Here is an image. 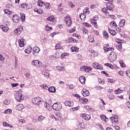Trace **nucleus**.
Instances as JSON below:
<instances>
[{
    "instance_id": "f257e3e1",
    "label": "nucleus",
    "mask_w": 130,
    "mask_h": 130,
    "mask_svg": "<svg viewBox=\"0 0 130 130\" xmlns=\"http://www.w3.org/2000/svg\"><path fill=\"white\" fill-rule=\"evenodd\" d=\"M117 57V55H116V53L111 52L108 56V59L110 62H113V61H115V60H116Z\"/></svg>"
},
{
    "instance_id": "f03ea898",
    "label": "nucleus",
    "mask_w": 130,
    "mask_h": 130,
    "mask_svg": "<svg viewBox=\"0 0 130 130\" xmlns=\"http://www.w3.org/2000/svg\"><path fill=\"white\" fill-rule=\"evenodd\" d=\"M43 101V100L39 96L34 98L32 99L33 104H35V105H38V106H39V105L41 104Z\"/></svg>"
},
{
    "instance_id": "7ed1b4c3",
    "label": "nucleus",
    "mask_w": 130,
    "mask_h": 130,
    "mask_svg": "<svg viewBox=\"0 0 130 130\" xmlns=\"http://www.w3.org/2000/svg\"><path fill=\"white\" fill-rule=\"evenodd\" d=\"M15 98L17 101L18 102H21L22 100H24V98L23 97V94L22 93V91H20L18 92H16L15 94Z\"/></svg>"
},
{
    "instance_id": "20e7f679",
    "label": "nucleus",
    "mask_w": 130,
    "mask_h": 130,
    "mask_svg": "<svg viewBox=\"0 0 130 130\" xmlns=\"http://www.w3.org/2000/svg\"><path fill=\"white\" fill-rule=\"evenodd\" d=\"M53 109L56 110V111H59L62 108V105L60 103H55L52 105Z\"/></svg>"
},
{
    "instance_id": "39448f33",
    "label": "nucleus",
    "mask_w": 130,
    "mask_h": 130,
    "mask_svg": "<svg viewBox=\"0 0 130 130\" xmlns=\"http://www.w3.org/2000/svg\"><path fill=\"white\" fill-rule=\"evenodd\" d=\"M32 66L39 69L42 67V62L38 60H34L31 61Z\"/></svg>"
},
{
    "instance_id": "423d86ee",
    "label": "nucleus",
    "mask_w": 130,
    "mask_h": 130,
    "mask_svg": "<svg viewBox=\"0 0 130 130\" xmlns=\"http://www.w3.org/2000/svg\"><path fill=\"white\" fill-rule=\"evenodd\" d=\"M64 21H65L66 25L68 26V27L71 26V25H72V19H71V17H70L69 15H67L64 17Z\"/></svg>"
},
{
    "instance_id": "0eeeda50",
    "label": "nucleus",
    "mask_w": 130,
    "mask_h": 130,
    "mask_svg": "<svg viewBox=\"0 0 130 130\" xmlns=\"http://www.w3.org/2000/svg\"><path fill=\"white\" fill-rule=\"evenodd\" d=\"M22 31H23V26L20 25L18 26L17 28L14 29V33L15 35H20V34L22 33Z\"/></svg>"
},
{
    "instance_id": "6e6552de",
    "label": "nucleus",
    "mask_w": 130,
    "mask_h": 130,
    "mask_svg": "<svg viewBox=\"0 0 130 130\" xmlns=\"http://www.w3.org/2000/svg\"><path fill=\"white\" fill-rule=\"evenodd\" d=\"M110 120L113 124H116L118 122V117L116 115H113L110 118Z\"/></svg>"
},
{
    "instance_id": "1a4fd4ad",
    "label": "nucleus",
    "mask_w": 130,
    "mask_h": 130,
    "mask_svg": "<svg viewBox=\"0 0 130 130\" xmlns=\"http://www.w3.org/2000/svg\"><path fill=\"white\" fill-rule=\"evenodd\" d=\"M92 66L94 69H96V70H100L102 71L103 70V67L101 66V64H99V63L95 62L92 63Z\"/></svg>"
},
{
    "instance_id": "9d476101",
    "label": "nucleus",
    "mask_w": 130,
    "mask_h": 130,
    "mask_svg": "<svg viewBox=\"0 0 130 130\" xmlns=\"http://www.w3.org/2000/svg\"><path fill=\"white\" fill-rule=\"evenodd\" d=\"M39 51H40V48L38 47H35L33 48V51L32 52V55L34 56H37Z\"/></svg>"
},
{
    "instance_id": "9b49d317",
    "label": "nucleus",
    "mask_w": 130,
    "mask_h": 130,
    "mask_svg": "<svg viewBox=\"0 0 130 130\" xmlns=\"http://www.w3.org/2000/svg\"><path fill=\"white\" fill-rule=\"evenodd\" d=\"M97 20H98V17L95 16L93 17L92 19H91V22L92 25L94 26V27H97Z\"/></svg>"
},
{
    "instance_id": "f8f14e48",
    "label": "nucleus",
    "mask_w": 130,
    "mask_h": 130,
    "mask_svg": "<svg viewBox=\"0 0 130 130\" xmlns=\"http://www.w3.org/2000/svg\"><path fill=\"white\" fill-rule=\"evenodd\" d=\"M81 116L83 118V119H84L85 120H90V119H91V116H90V115L89 114H82L81 115Z\"/></svg>"
},
{
    "instance_id": "ddd939ff",
    "label": "nucleus",
    "mask_w": 130,
    "mask_h": 130,
    "mask_svg": "<svg viewBox=\"0 0 130 130\" xmlns=\"http://www.w3.org/2000/svg\"><path fill=\"white\" fill-rule=\"evenodd\" d=\"M113 4H112V3L109 2L107 4V10L112 12L113 11Z\"/></svg>"
},
{
    "instance_id": "4468645a",
    "label": "nucleus",
    "mask_w": 130,
    "mask_h": 130,
    "mask_svg": "<svg viewBox=\"0 0 130 130\" xmlns=\"http://www.w3.org/2000/svg\"><path fill=\"white\" fill-rule=\"evenodd\" d=\"M74 104V103L73 101H66L64 103L65 106H69V107H73Z\"/></svg>"
},
{
    "instance_id": "2eb2a0df",
    "label": "nucleus",
    "mask_w": 130,
    "mask_h": 130,
    "mask_svg": "<svg viewBox=\"0 0 130 130\" xmlns=\"http://www.w3.org/2000/svg\"><path fill=\"white\" fill-rule=\"evenodd\" d=\"M13 20L15 23H18L20 21V17L17 15L13 16Z\"/></svg>"
},
{
    "instance_id": "dca6fc26",
    "label": "nucleus",
    "mask_w": 130,
    "mask_h": 130,
    "mask_svg": "<svg viewBox=\"0 0 130 130\" xmlns=\"http://www.w3.org/2000/svg\"><path fill=\"white\" fill-rule=\"evenodd\" d=\"M82 91V94L84 97H87V96L90 95V92H89V91L86 89H83Z\"/></svg>"
},
{
    "instance_id": "f3484780",
    "label": "nucleus",
    "mask_w": 130,
    "mask_h": 130,
    "mask_svg": "<svg viewBox=\"0 0 130 130\" xmlns=\"http://www.w3.org/2000/svg\"><path fill=\"white\" fill-rule=\"evenodd\" d=\"M79 80L81 84H83V85H85L86 83V79L84 76H82L80 77Z\"/></svg>"
},
{
    "instance_id": "a211bd4d",
    "label": "nucleus",
    "mask_w": 130,
    "mask_h": 130,
    "mask_svg": "<svg viewBox=\"0 0 130 130\" xmlns=\"http://www.w3.org/2000/svg\"><path fill=\"white\" fill-rule=\"evenodd\" d=\"M103 49L105 51V52H108V51H113L114 50V48H112V47H103Z\"/></svg>"
},
{
    "instance_id": "6ab92c4d",
    "label": "nucleus",
    "mask_w": 130,
    "mask_h": 130,
    "mask_svg": "<svg viewBox=\"0 0 130 130\" xmlns=\"http://www.w3.org/2000/svg\"><path fill=\"white\" fill-rule=\"evenodd\" d=\"M24 52L27 54H30V53L32 52V47H31V46H28L27 49L24 50Z\"/></svg>"
},
{
    "instance_id": "aec40b11",
    "label": "nucleus",
    "mask_w": 130,
    "mask_h": 130,
    "mask_svg": "<svg viewBox=\"0 0 130 130\" xmlns=\"http://www.w3.org/2000/svg\"><path fill=\"white\" fill-rule=\"evenodd\" d=\"M0 28L3 32H8L9 31V27L4 25H0Z\"/></svg>"
},
{
    "instance_id": "412c9836",
    "label": "nucleus",
    "mask_w": 130,
    "mask_h": 130,
    "mask_svg": "<svg viewBox=\"0 0 130 130\" xmlns=\"http://www.w3.org/2000/svg\"><path fill=\"white\" fill-rule=\"evenodd\" d=\"M24 108V106H23V104H19L16 107V109L17 110H19V111H21V110H22V109Z\"/></svg>"
},
{
    "instance_id": "4be33fe9",
    "label": "nucleus",
    "mask_w": 130,
    "mask_h": 130,
    "mask_svg": "<svg viewBox=\"0 0 130 130\" xmlns=\"http://www.w3.org/2000/svg\"><path fill=\"white\" fill-rule=\"evenodd\" d=\"M24 42V39L18 40L19 46L20 47H23V46L25 45Z\"/></svg>"
},
{
    "instance_id": "5701e85b",
    "label": "nucleus",
    "mask_w": 130,
    "mask_h": 130,
    "mask_svg": "<svg viewBox=\"0 0 130 130\" xmlns=\"http://www.w3.org/2000/svg\"><path fill=\"white\" fill-rule=\"evenodd\" d=\"M47 21H49L50 22H52V23H53L54 21H55V18H54V16H51L48 17L47 18Z\"/></svg>"
},
{
    "instance_id": "b1692460",
    "label": "nucleus",
    "mask_w": 130,
    "mask_h": 130,
    "mask_svg": "<svg viewBox=\"0 0 130 130\" xmlns=\"http://www.w3.org/2000/svg\"><path fill=\"white\" fill-rule=\"evenodd\" d=\"M71 51L72 52H78L79 48L77 47L76 46L71 47Z\"/></svg>"
},
{
    "instance_id": "393cba45",
    "label": "nucleus",
    "mask_w": 130,
    "mask_h": 130,
    "mask_svg": "<svg viewBox=\"0 0 130 130\" xmlns=\"http://www.w3.org/2000/svg\"><path fill=\"white\" fill-rule=\"evenodd\" d=\"M48 91L51 93H55V91H56V89H55V87L54 86H51L49 87Z\"/></svg>"
},
{
    "instance_id": "a878e982",
    "label": "nucleus",
    "mask_w": 130,
    "mask_h": 130,
    "mask_svg": "<svg viewBox=\"0 0 130 130\" xmlns=\"http://www.w3.org/2000/svg\"><path fill=\"white\" fill-rule=\"evenodd\" d=\"M60 112H56L55 114V116H54V119H55V120H58L59 118H60Z\"/></svg>"
},
{
    "instance_id": "bb28decb",
    "label": "nucleus",
    "mask_w": 130,
    "mask_h": 130,
    "mask_svg": "<svg viewBox=\"0 0 130 130\" xmlns=\"http://www.w3.org/2000/svg\"><path fill=\"white\" fill-rule=\"evenodd\" d=\"M101 119L103 121H105V122H107V121H108V118H107L106 117V116H105L104 115H101Z\"/></svg>"
},
{
    "instance_id": "cd10ccee",
    "label": "nucleus",
    "mask_w": 130,
    "mask_h": 130,
    "mask_svg": "<svg viewBox=\"0 0 130 130\" xmlns=\"http://www.w3.org/2000/svg\"><path fill=\"white\" fill-rule=\"evenodd\" d=\"M108 31L111 35L113 36L116 35V31L114 30H111L109 27L108 28Z\"/></svg>"
},
{
    "instance_id": "c85d7f7f",
    "label": "nucleus",
    "mask_w": 130,
    "mask_h": 130,
    "mask_svg": "<svg viewBox=\"0 0 130 130\" xmlns=\"http://www.w3.org/2000/svg\"><path fill=\"white\" fill-rule=\"evenodd\" d=\"M34 11L36 12V13H38V14H42V13H43V10L41 8H35Z\"/></svg>"
},
{
    "instance_id": "c756f323",
    "label": "nucleus",
    "mask_w": 130,
    "mask_h": 130,
    "mask_svg": "<svg viewBox=\"0 0 130 130\" xmlns=\"http://www.w3.org/2000/svg\"><path fill=\"white\" fill-rule=\"evenodd\" d=\"M42 75L45 76V77H48L49 75V71L45 70L42 72Z\"/></svg>"
},
{
    "instance_id": "7c9ffc66",
    "label": "nucleus",
    "mask_w": 130,
    "mask_h": 130,
    "mask_svg": "<svg viewBox=\"0 0 130 130\" xmlns=\"http://www.w3.org/2000/svg\"><path fill=\"white\" fill-rule=\"evenodd\" d=\"M124 24H125V20L122 19L121 21H120L119 25L120 27H122L124 26Z\"/></svg>"
},
{
    "instance_id": "2f4dec72",
    "label": "nucleus",
    "mask_w": 130,
    "mask_h": 130,
    "mask_svg": "<svg viewBox=\"0 0 130 130\" xmlns=\"http://www.w3.org/2000/svg\"><path fill=\"white\" fill-rule=\"evenodd\" d=\"M45 5V3L42 2V1H38V6H39V7H44Z\"/></svg>"
},
{
    "instance_id": "473e14b6",
    "label": "nucleus",
    "mask_w": 130,
    "mask_h": 130,
    "mask_svg": "<svg viewBox=\"0 0 130 130\" xmlns=\"http://www.w3.org/2000/svg\"><path fill=\"white\" fill-rule=\"evenodd\" d=\"M44 106L46 108H47V110H50V107H51V105L49 104H48V103L46 102L45 104H44Z\"/></svg>"
},
{
    "instance_id": "72a5a7b5",
    "label": "nucleus",
    "mask_w": 130,
    "mask_h": 130,
    "mask_svg": "<svg viewBox=\"0 0 130 130\" xmlns=\"http://www.w3.org/2000/svg\"><path fill=\"white\" fill-rule=\"evenodd\" d=\"M56 69L59 71V72H62V71H66L64 67H61L60 66H58L56 67Z\"/></svg>"
},
{
    "instance_id": "f704fd0d",
    "label": "nucleus",
    "mask_w": 130,
    "mask_h": 130,
    "mask_svg": "<svg viewBox=\"0 0 130 130\" xmlns=\"http://www.w3.org/2000/svg\"><path fill=\"white\" fill-rule=\"evenodd\" d=\"M80 18L82 21H84V20H85L86 19V14L81 13L80 15H79Z\"/></svg>"
},
{
    "instance_id": "c9c22d12",
    "label": "nucleus",
    "mask_w": 130,
    "mask_h": 130,
    "mask_svg": "<svg viewBox=\"0 0 130 130\" xmlns=\"http://www.w3.org/2000/svg\"><path fill=\"white\" fill-rule=\"evenodd\" d=\"M89 100L88 99H82L81 100V103H83V104H86V103H88V102Z\"/></svg>"
},
{
    "instance_id": "e433bc0d",
    "label": "nucleus",
    "mask_w": 130,
    "mask_h": 130,
    "mask_svg": "<svg viewBox=\"0 0 130 130\" xmlns=\"http://www.w3.org/2000/svg\"><path fill=\"white\" fill-rule=\"evenodd\" d=\"M3 125L6 127L8 126L9 127H13V126H12L10 124H8L7 122H3Z\"/></svg>"
},
{
    "instance_id": "4c0bfd02",
    "label": "nucleus",
    "mask_w": 130,
    "mask_h": 130,
    "mask_svg": "<svg viewBox=\"0 0 130 130\" xmlns=\"http://www.w3.org/2000/svg\"><path fill=\"white\" fill-rule=\"evenodd\" d=\"M79 127H81V129H85L86 128V125H85V124L84 123H81L79 124Z\"/></svg>"
},
{
    "instance_id": "58836bf2",
    "label": "nucleus",
    "mask_w": 130,
    "mask_h": 130,
    "mask_svg": "<svg viewBox=\"0 0 130 130\" xmlns=\"http://www.w3.org/2000/svg\"><path fill=\"white\" fill-rule=\"evenodd\" d=\"M62 49V47L61 46V44H57L55 46V49L57 50V49Z\"/></svg>"
},
{
    "instance_id": "ea45409f",
    "label": "nucleus",
    "mask_w": 130,
    "mask_h": 130,
    "mask_svg": "<svg viewBox=\"0 0 130 130\" xmlns=\"http://www.w3.org/2000/svg\"><path fill=\"white\" fill-rule=\"evenodd\" d=\"M90 55L92 57L97 56V55H98V53L94 52L93 51H91Z\"/></svg>"
},
{
    "instance_id": "a19ab883",
    "label": "nucleus",
    "mask_w": 130,
    "mask_h": 130,
    "mask_svg": "<svg viewBox=\"0 0 130 130\" xmlns=\"http://www.w3.org/2000/svg\"><path fill=\"white\" fill-rule=\"evenodd\" d=\"M44 119H45V117H44L42 115L39 116L38 117L39 121H43V120H44Z\"/></svg>"
},
{
    "instance_id": "79ce46f5",
    "label": "nucleus",
    "mask_w": 130,
    "mask_h": 130,
    "mask_svg": "<svg viewBox=\"0 0 130 130\" xmlns=\"http://www.w3.org/2000/svg\"><path fill=\"white\" fill-rule=\"evenodd\" d=\"M90 71H92V68L90 67L86 66L85 67V73H89Z\"/></svg>"
},
{
    "instance_id": "37998d69",
    "label": "nucleus",
    "mask_w": 130,
    "mask_h": 130,
    "mask_svg": "<svg viewBox=\"0 0 130 130\" xmlns=\"http://www.w3.org/2000/svg\"><path fill=\"white\" fill-rule=\"evenodd\" d=\"M12 110H11L10 109H8L6 110L4 112V113H5V114L7 113V114H10V113H12Z\"/></svg>"
},
{
    "instance_id": "c03bdc74",
    "label": "nucleus",
    "mask_w": 130,
    "mask_h": 130,
    "mask_svg": "<svg viewBox=\"0 0 130 130\" xmlns=\"http://www.w3.org/2000/svg\"><path fill=\"white\" fill-rule=\"evenodd\" d=\"M111 25L112 27H114V28H116V27H117V24H116V22H115L114 21L111 22Z\"/></svg>"
},
{
    "instance_id": "a18cd8bd",
    "label": "nucleus",
    "mask_w": 130,
    "mask_h": 130,
    "mask_svg": "<svg viewBox=\"0 0 130 130\" xmlns=\"http://www.w3.org/2000/svg\"><path fill=\"white\" fill-rule=\"evenodd\" d=\"M45 30L46 31H50V30H52V27H50L48 26V25H45Z\"/></svg>"
},
{
    "instance_id": "49530a36",
    "label": "nucleus",
    "mask_w": 130,
    "mask_h": 130,
    "mask_svg": "<svg viewBox=\"0 0 130 130\" xmlns=\"http://www.w3.org/2000/svg\"><path fill=\"white\" fill-rule=\"evenodd\" d=\"M122 90L120 89V88H118V89L115 90V94H120V93H122Z\"/></svg>"
},
{
    "instance_id": "de8ad7c7",
    "label": "nucleus",
    "mask_w": 130,
    "mask_h": 130,
    "mask_svg": "<svg viewBox=\"0 0 130 130\" xmlns=\"http://www.w3.org/2000/svg\"><path fill=\"white\" fill-rule=\"evenodd\" d=\"M24 75L26 77V78H30V72H29V71H26L24 73Z\"/></svg>"
},
{
    "instance_id": "09e8293b",
    "label": "nucleus",
    "mask_w": 130,
    "mask_h": 130,
    "mask_svg": "<svg viewBox=\"0 0 130 130\" xmlns=\"http://www.w3.org/2000/svg\"><path fill=\"white\" fill-rule=\"evenodd\" d=\"M68 6H69V7H71V8H72V9H74V8H75L76 6H75V5L73 4V3L70 2L68 3Z\"/></svg>"
},
{
    "instance_id": "8fccbe9b",
    "label": "nucleus",
    "mask_w": 130,
    "mask_h": 130,
    "mask_svg": "<svg viewBox=\"0 0 130 130\" xmlns=\"http://www.w3.org/2000/svg\"><path fill=\"white\" fill-rule=\"evenodd\" d=\"M40 87L43 88V89H45V90H47V89H48V86L46 84H42L40 85Z\"/></svg>"
},
{
    "instance_id": "3c124183",
    "label": "nucleus",
    "mask_w": 130,
    "mask_h": 130,
    "mask_svg": "<svg viewBox=\"0 0 130 130\" xmlns=\"http://www.w3.org/2000/svg\"><path fill=\"white\" fill-rule=\"evenodd\" d=\"M104 38H108V37H109V36H108V32H107V31H105L104 32Z\"/></svg>"
},
{
    "instance_id": "603ef678",
    "label": "nucleus",
    "mask_w": 130,
    "mask_h": 130,
    "mask_svg": "<svg viewBox=\"0 0 130 130\" xmlns=\"http://www.w3.org/2000/svg\"><path fill=\"white\" fill-rule=\"evenodd\" d=\"M82 32L83 34H88V33H89V31L85 28H82Z\"/></svg>"
},
{
    "instance_id": "864d4df0",
    "label": "nucleus",
    "mask_w": 130,
    "mask_h": 130,
    "mask_svg": "<svg viewBox=\"0 0 130 130\" xmlns=\"http://www.w3.org/2000/svg\"><path fill=\"white\" fill-rule=\"evenodd\" d=\"M20 18L21 19V21H24L25 20V14L23 13H20Z\"/></svg>"
},
{
    "instance_id": "5fc2aeb1",
    "label": "nucleus",
    "mask_w": 130,
    "mask_h": 130,
    "mask_svg": "<svg viewBox=\"0 0 130 130\" xmlns=\"http://www.w3.org/2000/svg\"><path fill=\"white\" fill-rule=\"evenodd\" d=\"M44 7H45L46 9H49L50 8V4L46 3L45 4Z\"/></svg>"
},
{
    "instance_id": "6e6d98bb",
    "label": "nucleus",
    "mask_w": 130,
    "mask_h": 130,
    "mask_svg": "<svg viewBox=\"0 0 130 130\" xmlns=\"http://www.w3.org/2000/svg\"><path fill=\"white\" fill-rule=\"evenodd\" d=\"M94 88L95 89H96V90H102V89H103V87L102 86H100L99 85L95 86Z\"/></svg>"
},
{
    "instance_id": "4d7b16f0",
    "label": "nucleus",
    "mask_w": 130,
    "mask_h": 130,
    "mask_svg": "<svg viewBox=\"0 0 130 130\" xmlns=\"http://www.w3.org/2000/svg\"><path fill=\"white\" fill-rule=\"evenodd\" d=\"M102 12L103 13H104L105 14H107L108 13V11H107V9H106V8H104L102 9Z\"/></svg>"
},
{
    "instance_id": "13d9d810",
    "label": "nucleus",
    "mask_w": 130,
    "mask_h": 130,
    "mask_svg": "<svg viewBox=\"0 0 130 130\" xmlns=\"http://www.w3.org/2000/svg\"><path fill=\"white\" fill-rule=\"evenodd\" d=\"M84 108H85V109H86V110H89V111H91V110H92V108H90V106H84Z\"/></svg>"
},
{
    "instance_id": "bf43d9fd",
    "label": "nucleus",
    "mask_w": 130,
    "mask_h": 130,
    "mask_svg": "<svg viewBox=\"0 0 130 130\" xmlns=\"http://www.w3.org/2000/svg\"><path fill=\"white\" fill-rule=\"evenodd\" d=\"M119 63L121 68H124V67H125V64H124V63L122 61H120Z\"/></svg>"
},
{
    "instance_id": "052dcab7",
    "label": "nucleus",
    "mask_w": 130,
    "mask_h": 130,
    "mask_svg": "<svg viewBox=\"0 0 130 130\" xmlns=\"http://www.w3.org/2000/svg\"><path fill=\"white\" fill-rule=\"evenodd\" d=\"M5 57H4L3 55L0 54V60L2 62H4L5 61Z\"/></svg>"
},
{
    "instance_id": "680f3d73",
    "label": "nucleus",
    "mask_w": 130,
    "mask_h": 130,
    "mask_svg": "<svg viewBox=\"0 0 130 130\" xmlns=\"http://www.w3.org/2000/svg\"><path fill=\"white\" fill-rule=\"evenodd\" d=\"M4 13L5 14H8V15H10L11 13H12V12L10 11L8 9H6L4 10Z\"/></svg>"
},
{
    "instance_id": "e2e57ef3",
    "label": "nucleus",
    "mask_w": 130,
    "mask_h": 130,
    "mask_svg": "<svg viewBox=\"0 0 130 130\" xmlns=\"http://www.w3.org/2000/svg\"><path fill=\"white\" fill-rule=\"evenodd\" d=\"M10 103V100H6L4 101V104H5V105H9Z\"/></svg>"
},
{
    "instance_id": "0e129e2a",
    "label": "nucleus",
    "mask_w": 130,
    "mask_h": 130,
    "mask_svg": "<svg viewBox=\"0 0 130 130\" xmlns=\"http://www.w3.org/2000/svg\"><path fill=\"white\" fill-rule=\"evenodd\" d=\"M109 98L110 100H112L114 99V95H113L112 94H110L109 95Z\"/></svg>"
},
{
    "instance_id": "69168bd1",
    "label": "nucleus",
    "mask_w": 130,
    "mask_h": 130,
    "mask_svg": "<svg viewBox=\"0 0 130 130\" xmlns=\"http://www.w3.org/2000/svg\"><path fill=\"white\" fill-rule=\"evenodd\" d=\"M72 109L73 111H77V110H79V109H80V106L74 107Z\"/></svg>"
},
{
    "instance_id": "338daca9",
    "label": "nucleus",
    "mask_w": 130,
    "mask_h": 130,
    "mask_svg": "<svg viewBox=\"0 0 130 130\" xmlns=\"http://www.w3.org/2000/svg\"><path fill=\"white\" fill-rule=\"evenodd\" d=\"M127 77L130 78V70H127L125 73Z\"/></svg>"
},
{
    "instance_id": "774afa93",
    "label": "nucleus",
    "mask_w": 130,
    "mask_h": 130,
    "mask_svg": "<svg viewBox=\"0 0 130 130\" xmlns=\"http://www.w3.org/2000/svg\"><path fill=\"white\" fill-rule=\"evenodd\" d=\"M108 83H111L112 84L114 82V79H108Z\"/></svg>"
}]
</instances>
